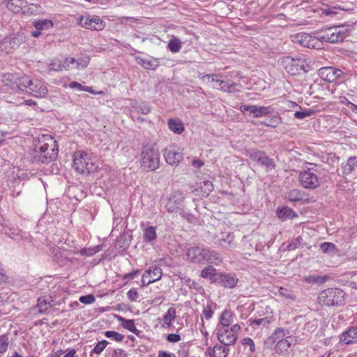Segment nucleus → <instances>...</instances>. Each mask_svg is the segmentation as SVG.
<instances>
[{"label": "nucleus", "mask_w": 357, "mask_h": 357, "mask_svg": "<svg viewBox=\"0 0 357 357\" xmlns=\"http://www.w3.org/2000/svg\"><path fill=\"white\" fill-rule=\"evenodd\" d=\"M27 89L30 91V94L36 98H44L47 94L48 90L44 84L40 80H31L29 84Z\"/></svg>", "instance_id": "dca6fc26"}, {"label": "nucleus", "mask_w": 357, "mask_h": 357, "mask_svg": "<svg viewBox=\"0 0 357 357\" xmlns=\"http://www.w3.org/2000/svg\"><path fill=\"white\" fill-rule=\"evenodd\" d=\"M78 22L82 27L91 30L100 31L105 26V22L96 15H82L78 18Z\"/></svg>", "instance_id": "9d476101"}, {"label": "nucleus", "mask_w": 357, "mask_h": 357, "mask_svg": "<svg viewBox=\"0 0 357 357\" xmlns=\"http://www.w3.org/2000/svg\"><path fill=\"white\" fill-rule=\"evenodd\" d=\"M215 275H216V269L212 266H206L201 272V276L205 279H212Z\"/></svg>", "instance_id": "79ce46f5"}, {"label": "nucleus", "mask_w": 357, "mask_h": 357, "mask_svg": "<svg viewBox=\"0 0 357 357\" xmlns=\"http://www.w3.org/2000/svg\"><path fill=\"white\" fill-rule=\"evenodd\" d=\"M108 342L107 340H102L100 342H98L96 345L94 347V348L91 351V356H92L93 354H100L104 349L107 345Z\"/></svg>", "instance_id": "49530a36"}, {"label": "nucleus", "mask_w": 357, "mask_h": 357, "mask_svg": "<svg viewBox=\"0 0 357 357\" xmlns=\"http://www.w3.org/2000/svg\"><path fill=\"white\" fill-rule=\"evenodd\" d=\"M313 167L301 172L299 174L300 184L305 189H316L320 185L319 179L314 173Z\"/></svg>", "instance_id": "1a4fd4ad"}, {"label": "nucleus", "mask_w": 357, "mask_h": 357, "mask_svg": "<svg viewBox=\"0 0 357 357\" xmlns=\"http://www.w3.org/2000/svg\"><path fill=\"white\" fill-rule=\"evenodd\" d=\"M215 280L226 288H233L236 286L238 279L232 274H220Z\"/></svg>", "instance_id": "6ab92c4d"}, {"label": "nucleus", "mask_w": 357, "mask_h": 357, "mask_svg": "<svg viewBox=\"0 0 357 357\" xmlns=\"http://www.w3.org/2000/svg\"><path fill=\"white\" fill-rule=\"evenodd\" d=\"M236 340L237 336L229 330L228 333L222 338L221 343L225 345H232L236 343Z\"/></svg>", "instance_id": "ea45409f"}, {"label": "nucleus", "mask_w": 357, "mask_h": 357, "mask_svg": "<svg viewBox=\"0 0 357 357\" xmlns=\"http://www.w3.org/2000/svg\"><path fill=\"white\" fill-rule=\"evenodd\" d=\"M79 301L84 304H91L95 301V297L93 294H88L79 297Z\"/></svg>", "instance_id": "052dcab7"}, {"label": "nucleus", "mask_w": 357, "mask_h": 357, "mask_svg": "<svg viewBox=\"0 0 357 357\" xmlns=\"http://www.w3.org/2000/svg\"><path fill=\"white\" fill-rule=\"evenodd\" d=\"M340 342L349 345L357 343V326H349L340 335Z\"/></svg>", "instance_id": "f3484780"}, {"label": "nucleus", "mask_w": 357, "mask_h": 357, "mask_svg": "<svg viewBox=\"0 0 357 357\" xmlns=\"http://www.w3.org/2000/svg\"><path fill=\"white\" fill-rule=\"evenodd\" d=\"M137 109L143 114H148L151 112V107L147 103H142L137 107Z\"/></svg>", "instance_id": "69168bd1"}, {"label": "nucleus", "mask_w": 357, "mask_h": 357, "mask_svg": "<svg viewBox=\"0 0 357 357\" xmlns=\"http://www.w3.org/2000/svg\"><path fill=\"white\" fill-rule=\"evenodd\" d=\"M305 196V192L301 190L293 189L287 193L286 198L291 202H298L302 201Z\"/></svg>", "instance_id": "cd10ccee"}, {"label": "nucleus", "mask_w": 357, "mask_h": 357, "mask_svg": "<svg viewBox=\"0 0 357 357\" xmlns=\"http://www.w3.org/2000/svg\"><path fill=\"white\" fill-rule=\"evenodd\" d=\"M252 111L253 117L260 118L272 114L273 112V109L270 106L266 107L255 105L254 109Z\"/></svg>", "instance_id": "a878e982"}, {"label": "nucleus", "mask_w": 357, "mask_h": 357, "mask_svg": "<svg viewBox=\"0 0 357 357\" xmlns=\"http://www.w3.org/2000/svg\"><path fill=\"white\" fill-rule=\"evenodd\" d=\"M288 333L289 331L287 330L282 328H277L273 334L265 341V344H273L280 340H284Z\"/></svg>", "instance_id": "412c9836"}, {"label": "nucleus", "mask_w": 357, "mask_h": 357, "mask_svg": "<svg viewBox=\"0 0 357 357\" xmlns=\"http://www.w3.org/2000/svg\"><path fill=\"white\" fill-rule=\"evenodd\" d=\"M105 335L106 337L112 338L114 340L119 342L123 341V340L124 338V336L123 335H121L116 331H105Z\"/></svg>", "instance_id": "de8ad7c7"}, {"label": "nucleus", "mask_w": 357, "mask_h": 357, "mask_svg": "<svg viewBox=\"0 0 357 357\" xmlns=\"http://www.w3.org/2000/svg\"><path fill=\"white\" fill-rule=\"evenodd\" d=\"M160 154L154 144H143L140 154L141 169L146 172L156 170L160 167Z\"/></svg>", "instance_id": "f03ea898"}, {"label": "nucleus", "mask_w": 357, "mask_h": 357, "mask_svg": "<svg viewBox=\"0 0 357 357\" xmlns=\"http://www.w3.org/2000/svg\"><path fill=\"white\" fill-rule=\"evenodd\" d=\"M303 238L301 236H298L295 239L292 240L287 245V249L288 250H294L297 249L301 244Z\"/></svg>", "instance_id": "6e6d98bb"}, {"label": "nucleus", "mask_w": 357, "mask_h": 357, "mask_svg": "<svg viewBox=\"0 0 357 357\" xmlns=\"http://www.w3.org/2000/svg\"><path fill=\"white\" fill-rule=\"evenodd\" d=\"M321 250L324 253H332L335 250V245L329 242H324L321 245Z\"/></svg>", "instance_id": "4d7b16f0"}, {"label": "nucleus", "mask_w": 357, "mask_h": 357, "mask_svg": "<svg viewBox=\"0 0 357 357\" xmlns=\"http://www.w3.org/2000/svg\"><path fill=\"white\" fill-rule=\"evenodd\" d=\"M229 351V348L216 344L215 346V351H213V353H215L214 357H227Z\"/></svg>", "instance_id": "37998d69"}, {"label": "nucleus", "mask_w": 357, "mask_h": 357, "mask_svg": "<svg viewBox=\"0 0 357 357\" xmlns=\"http://www.w3.org/2000/svg\"><path fill=\"white\" fill-rule=\"evenodd\" d=\"M315 113L312 109H303L296 110L294 113V117L298 119H304L306 117L311 116Z\"/></svg>", "instance_id": "58836bf2"}, {"label": "nucleus", "mask_w": 357, "mask_h": 357, "mask_svg": "<svg viewBox=\"0 0 357 357\" xmlns=\"http://www.w3.org/2000/svg\"><path fill=\"white\" fill-rule=\"evenodd\" d=\"M101 248V245H96L92 248H83L80 250L79 253L82 256L91 257L100 252Z\"/></svg>", "instance_id": "a19ab883"}, {"label": "nucleus", "mask_w": 357, "mask_h": 357, "mask_svg": "<svg viewBox=\"0 0 357 357\" xmlns=\"http://www.w3.org/2000/svg\"><path fill=\"white\" fill-rule=\"evenodd\" d=\"M289 338H291V337L288 336L286 337L284 340H280L276 342L275 347V351L276 354H284L288 351L291 345V342L289 340Z\"/></svg>", "instance_id": "393cba45"}, {"label": "nucleus", "mask_w": 357, "mask_h": 357, "mask_svg": "<svg viewBox=\"0 0 357 357\" xmlns=\"http://www.w3.org/2000/svg\"><path fill=\"white\" fill-rule=\"evenodd\" d=\"M207 248L193 246L188 249L186 256L193 263H201L205 261Z\"/></svg>", "instance_id": "ddd939ff"}, {"label": "nucleus", "mask_w": 357, "mask_h": 357, "mask_svg": "<svg viewBox=\"0 0 357 357\" xmlns=\"http://www.w3.org/2000/svg\"><path fill=\"white\" fill-rule=\"evenodd\" d=\"M162 269L160 267L154 265L147 268L142 275V282L144 283L145 278H149L146 284H150L160 280L162 277Z\"/></svg>", "instance_id": "2eb2a0df"}, {"label": "nucleus", "mask_w": 357, "mask_h": 357, "mask_svg": "<svg viewBox=\"0 0 357 357\" xmlns=\"http://www.w3.org/2000/svg\"><path fill=\"white\" fill-rule=\"evenodd\" d=\"M345 294L339 288H328L321 291L318 296L319 303L321 305L340 306L344 304Z\"/></svg>", "instance_id": "39448f33"}, {"label": "nucleus", "mask_w": 357, "mask_h": 357, "mask_svg": "<svg viewBox=\"0 0 357 357\" xmlns=\"http://www.w3.org/2000/svg\"><path fill=\"white\" fill-rule=\"evenodd\" d=\"M89 63V58L88 56H84L79 59H75V63L74 65L75 68H84Z\"/></svg>", "instance_id": "5fc2aeb1"}, {"label": "nucleus", "mask_w": 357, "mask_h": 357, "mask_svg": "<svg viewBox=\"0 0 357 357\" xmlns=\"http://www.w3.org/2000/svg\"><path fill=\"white\" fill-rule=\"evenodd\" d=\"M351 31L350 26L324 27L318 32L317 40L321 42L337 43L342 42L349 35Z\"/></svg>", "instance_id": "20e7f679"}, {"label": "nucleus", "mask_w": 357, "mask_h": 357, "mask_svg": "<svg viewBox=\"0 0 357 357\" xmlns=\"http://www.w3.org/2000/svg\"><path fill=\"white\" fill-rule=\"evenodd\" d=\"M181 45V41L178 38L174 37L169 41L167 47L170 52L177 53L180 51Z\"/></svg>", "instance_id": "4c0bfd02"}, {"label": "nucleus", "mask_w": 357, "mask_h": 357, "mask_svg": "<svg viewBox=\"0 0 357 357\" xmlns=\"http://www.w3.org/2000/svg\"><path fill=\"white\" fill-rule=\"evenodd\" d=\"M233 314L228 310H225L220 317V324L223 327L229 326L233 322Z\"/></svg>", "instance_id": "2f4dec72"}, {"label": "nucleus", "mask_w": 357, "mask_h": 357, "mask_svg": "<svg viewBox=\"0 0 357 357\" xmlns=\"http://www.w3.org/2000/svg\"><path fill=\"white\" fill-rule=\"evenodd\" d=\"M234 235L229 233L227 234L226 238H218L215 243L225 248H232L234 245Z\"/></svg>", "instance_id": "f704fd0d"}, {"label": "nucleus", "mask_w": 357, "mask_h": 357, "mask_svg": "<svg viewBox=\"0 0 357 357\" xmlns=\"http://www.w3.org/2000/svg\"><path fill=\"white\" fill-rule=\"evenodd\" d=\"M248 155L250 159L255 160L259 165L265 167L267 171L272 170L275 168V164L273 159L269 158L264 151L250 149L248 151Z\"/></svg>", "instance_id": "9b49d317"}, {"label": "nucleus", "mask_w": 357, "mask_h": 357, "mask_svg": "<svg viewBox=\"0 0 357 357\" xmlns=\"http://www.w3.org/2000/svg\"><path fill=\"white\" fill-rule=\"evenodd\" d=\"M270 323V319L268 317H264L251 321L250 326L252 327H256L260 325H262L263 326H268Z\"/></svg>", "instance_id": "8fccbe9b"}, {"label": "nucleus", "mask_w": 357, "mask_h": 357, "mask_svg": "<svg viewBox=\"0 0 357 357\" xmlns=\"http://www.w3.org/2000/svg\"><path fill=\"white\" fill-rule=\"evenodd\" d=\"M73 167L79 174H89L96 169L91 154L83 151H76L73 154Z\"/></svg>", "instance_id": "423d86ee"}, {"label": "nucleus", "mask_w": 357, "mask_h": 357, "mask_svg": "<svg viewBox=\"0 0 357 357\" xmlns=\"http://www.w3.org/2000/svg\"><path fill=\"white\" fill-rule=\"evenodd\" d=\"M9 340L6 335H0V353H5L8 347Z\"/></svg>", "instance_id": "864d4df0"}, {"label": "nucleus", "mask_w": 357, "mask_h": 357, "mask_svg": "<svg viewBox=\"0 0 357 357\" xmlns=\"http://www.w3.org/2000/svg\"><path fill=\"white\" fill-rule=\"evenodd\" d=\"M228 327L218 328L217 336L218 340L221 342L222 338L228 333Z\"/></svg>", "instance_id": "774afa93"}, {"label": "nucleus", "mask_w": 357, "mask_h": 357, "mask_svg": "<svg viewBox=\"0 0 357 357\" xmlns=\"http://www.w3.org/2000/svg\"><path fill=\"white\" fill-rule=\"evenodd\" d=\"M280 123H281V119L279 116L275 115V116H272L270 119H268L266 121L260 122V124L265 126H268V127L275 128Z\"/></svg>", "instance_id": "c03bdc74"}, {"label": "nucleus", "mask_w": 357, "mask_h": 357, "mask_svg": "<svg viewBox=\"0 0 357 357\" xmlns=\"http://www.w3.org/2000/svg\"><path fill=\"white\" fill-rule=\"evenodd\" d=\"M58 144L50 135H43L35 145L33 161L48 163L56 159Z\"/></svg>", "instance_id": "f257e3e1"}, {"label": "nucleus", "mask_w": 357, "mask_h": 357, "mask_svg": "<svg viewBox=\"0 0 357 357\" xmlns=\"http://www.w3.org/2000/svg\"><path fill=\"white\" fill-rule=\"evenodd\" d=\"M357 167V157H349L345 164H342V175L346 177Z\"/></svg>", "instance_id": "4be33fe9"}, {"label": "nucleus", "mask_w": 357, "mask_h": 357, "mask_svg": "<svg viewBox=\"0 0 357 357\" xmlns=\"http://www.w3.org/2000/svg\"><path fill=\"white\" fill-rule=\"evenodd\" d=\"M34 27L39 30H49L52 29L54 24L51 20H38L33 22Z\"/></svg>", "instance_id": "473e14b6"}, {"label": "nucleus", "mask_w": 357, "mask_h": 357, "mask_svg": "<svg viewBox=\"0 0 357 357\" xmlns=\"http://www.w3.org/2000/svg\"><path fill=\"white\" fill-rule=\"evenodd\" d=\"M213 310L210 305H207L206 306L204 307V309L202 310V314H204L206 319L209 320L213 315Z\"/></svg>", "instance_id": "bf43d9fd"}, {"label": "nucleus", "mask_w": 357, "mask_h": 357, "mask_svg": "<svg viewBox=\"0 0 357 357\" xmlns=\"http://www.w3.org/2000/svg\"><path fill=\"white\" fill-rule=\"evenodd\" d=\"M24 3L23 0H10L6 3V8L14 13H22Z\"/></svg>", "instance_id": "b1692460"}, {"label": "nucleus", "mask_w": 357, "mask_h": 357, "mask_svg": "<svg viewBox=\"0 0 357 357\" xmlns=\"http://www.w3.org/2000/svg\"><path fill=\"white\" fill-rule=\"evenodd\" d=\"M176 311L174 307H169L162 317V321H173L176 318Z\"/></svg>", "instance_id": "09e8293b"}, {"label": "nucleus", "mask_w": 357, "mask_h": 357, "mask_svg": "<svg viewBox=\"0 0 357 357\" xmlns=\"http://www.w3.org/2000/svg\"><path fill=\"white\" fill-rule=\"evenodd\" d=\"M43 8L38 3L24 4L23 14L28 15H37L43 13Z\"/></svg>", "instance_id": "bb28decb"}, {"label": "nucleus", "mask_w": 357, "mask_h": 357, "mask_svg": "<svg viewBox=\"0 0 357 357\" xmlns=\"http://www.w3.org/2000/svg\"><path fill=\"white\" fill-rule=\"evenodd\" d=\"M166 162L172 166H177L183 159V153L180 149L171 145L166 147L163 152Z\"/></svg>", "instance_id": "f8f14e48"}, {"label": "nucleus", "mask_w": 357, "mask_h": 357, "mask_svg": "<svg viewBox=\"0 0 357 357\" xmlns=\"http://www.w3.org/2000/svg\"><path fill=\"white\" fill-rule=\"evenodd\" d=\"M161 201L169 213H177L183 205L184 196L180 191H174L169 195L162 197Z\"/></svg>", "instance_id": "6e6552de"}, {"label": "nucleus", "mask_w": 357, "mask_h": 357, "mask_svg": "<svg viewBox=\"0 0 357 357\" xmlns=\"http://www.w3.org/2000/svg\"><path fill=\"white\" fill-rule=\"evenodd\" d=\"M205 261L211 264H218L221 262V257L218 252L215 250H211L207 248V255Z\"/></svg>", "instance_id": "e433bc0d"}, {"label": "nucleus", "mask_w": 357, "mask_h": 357, "mask_svg": "<svg viewBox=\"0 0 357 357\" xmlns=\"http://www.w3.org/2000/svg\"><path fill=\"white\" fill-rule=\"evenodd\" d=\"M21 43L18 38H7L0 43V48L6 50L9 46L10 49H16Z\"/></svg>", "instance_id": "7c9ffc66"}, {"label": "nucleus", "mask_w": 357, "mask_h": 357, "mask_svg": "<svg viewBox=\"0 0 357 357\" xmlns=\"http://www.w3.org/2000/svg\"><path fill=\"white\" fill-rule=\"evenodd\" d=\"M276 213L278 218L282 221L292 220L298 216L296 213L294 212L292 208L288 206H283L282 208H278Z\"/></svg>", "instance_id": "aec40b11"}, {"label": "nucleus", "mask_w": 357, "mask_h": 357, "mask_svg": "<svg viewBox=\"0 0 357 357\" xmlns=\"http://www.w3.org/2000/svg\"><path fill=\"white\" fill-rule=\"evenodd\" d=\"M63 70H70L75 68V59L66 58L61 61Z\"/></svg>", "instance_id": "3c124183"}, {"label": "nucleus", "mask_w": 357, "mask_h": 357, "mask_svg": "<svg viewBox=\"0 0 357 357\" xmlns=\"http://www.w3.org/2000/svg\"><path fill=\"white\" fill-rule=\"evenodd\" d=\"M136 61L138 64L142 66L146 70H155L159 66V61L153 58L146 59L137 57Z\"/></svg>", "instance_id": "5701e85b"}, {"label": "nucleus", "mask_w": 357, "mask_h": 357, "mask_svg": "<svg viewBox=\"0 0 357 357\" xmlns=\"http://www.w3.org/2000/svg\"><path fill=\"white\" fill-rule=\"evenodd\" d=\"M168 127L170 130L176 134H181L184 130L183 125L179 120L169 119L168 121Z\"/></svg>", "instance_id": "c9c22d12"}, {"label": "nucleus", "mask_w": 357, "mask_h": 357, "mask_svg": "<svg viewBox=\"0 0 357 357\" xmlns=\"http://www.w3.org/2000/svg\"><path fill=\"white\" fill-rule=\"evenodd\" d=\"M319 76L324 80L333 82L340 78L343 74L342 71L334 67L321 68L318 72Z\"/></svg>", "instance_id": "4468645a"}, {"label": "nucleus", "mask_w": 357, "mask_h": 357, "mask_svg": "<svg viewBox=\"0 0 357 357\" xmlns=\"http://www.w3.org/2000/svg\"><path fill=\"white\" fill-rule=\"evenodd\" d=\"M185 284L190 289H195L197 293H202L204 291V288L197 282L188 278L185 281Z\"/></svg>", "instance_id": "a18cd8bd"}, {"label": "nucleus", "mask_w": 357, "mask_h": 357, "mask_svg": "<svg viewBox=\"0 0 357 357\" xmlns=\"http://www.w3.org/2000/svg\"><path fill=\"white\" fill-rule=\"evenodd\" d=\"M241 343L244 347H249V350L250 352L253 353L255 351V342L252 340V339H251L250 337H244L242 340Z\"/></svg>", "instance_id": "13d9d810"}, {"label": "nucleus", "mask_w": 357, "mask_h": 357, "mask_svg": "<svg viewBox=\"0 0 357 357\" xmlns=\"http://www.w3.org/2000/svg\"><path fill=\"white\" fill-rule=\"evenodd\" d=\"M8 282V278L6 275L5 271L0 263V285L6 284Z\"/></svg>", "instance_id": "680f3d73"}, {"label": "nucleus", "mask_w": 357, "mask_h": 357, "mask_svg": "<svg viewBox=\"0 0 357 357\" xmlns=\"http://www.w3.org/2000/svg\"><path fill=\"white\" fill-rule=\"evenodd\" d=\"M118 320L121 322V326L129 331L138 335L139 331L135 327V321L132 319H126L122 317L119 316Z\"/></svg>", "instance_id": "c85d7f7f"}, {"label": "nucleus", "mask_w": 357, "mask_h": 357, "mask_svg": "<svg viewBox=\"0 0 357 357\" xmlns=\"http://www.w3.org/2000/svg\"><path fill=\"white\" fill-rule=\"evenodd\" d=\"M61 61L56 59L50 63V70L60 71L63 70Z\"/></svg>", "instance_id": "e2e57ef3"}, {"label": "nucleus", "mask_w": 357, "mask_h": 357, "mask_svg": "<svg viewBox=\"0 0 357 357\" xmlns=\"http://www.w3.org/2000/svg\"><path fill=\"white\" fill-rule=\"evenodd\" d=\"M128 298L132 301H136L139 298V294L136 289H130L127 293Z\"/></svg>", "instance_id": "0e129e2a"}, {"label": "nucleus", "mask_w": 357, "mask_h": 357, "mask_svg": "<svg viewBox=\"0 0 357 357\" xmlns=\"http://www.w3.org/2000/svg\"><path fill=\"white\" fill-rule=\"evenodd\" d=\"M317 39L307 33H298L295 36V41L308 48L315 47Z\"/></svg>", "instance_id": "a211bd4d"}, {"label": "nucleus", "mask_w": 357, "mask_h": 357, "mask_svg": "<svg viewBox=\"0 0 357 357\" xmlns=\"http://www.w3.org/2000/svg\"><path fill=\"white\" fill-rule=\"evenodd\" d=\"M328 277L326 275L321 276L319 275L313 274L304 276L302 280L308 284H324L326 282Z\"/></svg>", "instance_id": "c756f323"}, {"label": "nucleus", "mask_w": 357, "mask_h": 357, "mask_svg": "<svg viewBox=\"0 0 357 357\" xmlns=\"http://www.w3.org/2000/svg\"><path fill=\"white\" fill-rule=\"evenodd\" d=\"M167 340L169 342L176 343L181 340V336L176 333L168 334L167 335Z\"/></svg>", "instance_id": "338daca9"}, {"label": "nucleus", "mask_w": 357, "mask_h": 357, "mask_svg": "<svg viewBox=\"0 0 357 357\" xmlns=\"http://www.w3.org/2000/svg\"><path fill=\"white\" fill-rule=\"evenodd\" d=\"M156 228L153 226L146 227L144 230L143 238L146 243H151L156 238Z\"/></svg>", "instance_id": "72a5a7b5"}, {"label": "nucleus", "mask_w": 357, "mask_h": 357, "mask_svg": "<svg viewBox=\"0 0 357 357\" xmlns=\"http://www.w3.org/2000/svg\"><path fill=\"white\" fill-rule=\"evenodd\" d=\"M280 63L286 72L291 75H297L302 73H307L310 71L311 68L310 60L305 56H297L296 57L283 56L281 59Z\"/></svg>", "instance_id": "7ed1b4c3"}, {"label": "nucleus", "mask_w": 357, "mask_h": 357, "mask_svg": "<svg viewBox=\"0 0 357 357\" xmlns=\"http://www.w3.org/2000/svg\"><path fill=\"white\" fill-rule=\"evenodd\" d=\"M3 82L5 85L10 87L11 89L17 93H21L27 89L29 84L31 83L29 77L19 73H6L3 76Z\"/></svg>", "instance_id": "0eeeda50"}, {"label": "nucleus", "mask_w": 357, "mask_h": 357, "mask_svg": "<svg viewBox=\"0 0 357 357\" xmlns=\"http://www.w3.org/2000/svg\"><path fill=\"white\" fill-rule=\"evenodd\" d=\"M49 305L50 303H47L46 299L43 298H39L38 299L37 307L40 313L45 312L49 307Z\"/></svg>", "instance_id": "603ef678"}]
</instances>
